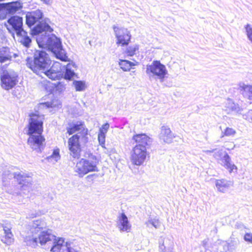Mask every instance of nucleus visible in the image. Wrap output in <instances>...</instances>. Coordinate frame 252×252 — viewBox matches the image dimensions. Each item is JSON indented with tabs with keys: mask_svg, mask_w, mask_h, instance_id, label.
Here are the masks:
<instances>
[{
	"mask_svg": "<svg viewBox=\"0 0 252 252\" xmlns=\"http://www.w3.org/2000/svg\"><path fill=\"white\" fill-rule=\"evenodd\" d=\"M203 152L209 154L214 153V157L218 160H220L221 164L226 169L229 170V172H232L235 169L237 170V168L236 165L231 162V158L227 153H223L220 150L213 149L212 150H204Z\"/></svg>",
	"mask_w": 252,
	"mask_h": 252,
	"instance_id": "obj_10",
	"label": "nucleus"
},
{
	"mask_svg": "<svg viewBox=\"0 0 252 252\" xmlns=\"http://www.w3.org/2000/svg\"><path fill=\"white\" fill-rule=\"evenodd\" d=\"M225 111L227 113L231 112H238L240 110V108L238 105L235 104L231 100L228 99L225 103Z\"/></svg>",
	"mask_w": 252,
	"mask_h": 252,
	"instance_id": "obj_29",
	"label": "nucleus"
},
{
	"mask_svg": "<svg viewBox=\"0 0 252 252\" xmlns=\"http://www.w3.org/2000/svg\"><path fill=\"white\" fill-rule=\"evenodd\" d=\"M235 130L233 128L227 127L223 132L224 135H222V136H223L224 135L227 136H233L235 134Z\"/></svg>",
	"mask_w": 252,
	"mask_h": 252,
	"instance_id": "obj_35",
	"label": "nucleus"
},
{
	"mask_svg": "<svg viewBox=\"0 0 252 252\" xmlns=\"http://www.w3.org/2000/svg\"><path fill=\"white\" fill-rule=\"evenodd\" d=\"M0 78L2 88L7 91L12 89L18 82V74L13 69L3 70Z\"/></svg>",
	"mask_w": 252,
	"mask_h": 252,
	"instance_id": "obj_8",
	"label": "nucleus"
},
{
	"mask_svg": "<svg viewBox=\"0 0 252 252\" xmlns=\"http://www.w3.org/2000/svg\"><path fill=\"white\" fill-rule=\"evenodd\" d=\"M17 54L12 52L9 48L3 47L0 49V62L5 63L6 61H10L12 58H16Z\"/></svg>",
	"mask_w": 252,
	"mask_h": 252,
	"instance_id": "obj_20",
	"label": "nucleus"
},
{
	"mask_svg": "<svg viewBox=\"0 0 252 252\" xmlns=\"http://www.w3.org/2000/svg\"><path fill=\"white\" fill-rule=\"evenodd\" d=\"M88 129L82 122L72 123L67 128V132L69 135L77 132L68 141L69 153L73 158L78 159L80 158L81 146H85L88 141Z\"/></svg>",
	"mask_w": 252,
	"mask_h": 252,
	"instance_id": "obj_3",
	"label": "nucleus"
},
{
	"mask_svg": "<svg viewBox=\"0 0 252 252\" xmlns=\"http://www.w3.org/2000/svg\"><path fill=\"white\" fill-rule=\"evenodd\" d=\"M1 226V224L0 223V227Z\"/></svg>",
	"mask_w": 252,
	"mask_h": 252,
	"instance_id": "obj_45",
	"label": "nucleus"
},
{
	"mask_svg": "<svg viewBox=\"0 0 252 252\" xmlns=\"http://www.w3.org/2000/svg\"><path fill=\"white\" fill-rule=\"evenodd\" d=\"M61 104H58L57 101H52V102H47L44 103H40L38 104V106L37 107V110L36 113H32L31 114L30 116V119H31V116L33 115H37L39 116H43L44 117V115L41 114V113L39 112L42 110L45 109L47 110L49 108H56L57 107L60 108L61 107Z\"/></svg>",
	"mask_w": 252,
	"mask_h": 252,
	"instance_id": "obj_19",
	"label": "nucleus"
},
{
	"mask_svg": "<svg viewBox=\"0 0 252 252\" xmlns=\"http://www.w3.org/2000/svg\"><path fill=\"white\" fill-rule=\"evenodd\" d=\"M5 235L1 238V241L7 245H10L13 242V235L11 232V227L9 226H2Z\"/></svg>",
	"mask_w": 252,
	"mask_h": 252,
	"instance_id": "obj_23",
	"label": "nucleus"
},
{
	"mask_svg": "<svg viewBox=\"0 0 252 252\" xmlns=\"http://www.w3.org/2000/svg\"><path fill=\"white\" fill-rule=\"evenodd\" d=\"M76 67V64L74 63H68L65 68V71L64 72V78L66 80H71L73 79L74 77L78 78L77 75L74 72V69Z\"/></svg>",
	"mask_w": 252,
	"mask_h": 252,
	"instance_id": "obj_22",
	"label": "nucleus"
},
{
	"mask_svg": "<svg viewBox=\"0 0 252 252\" xmlns=\"http://www.w3.org/2000/svg\"><path fill=\"white\" fill-rule=\"evenodd\" d=\"M19 37L18 41L26 47H29L32 42L31 38L28 35L27 32L23 30L19 34H17Z\"/></svg>",
	"mask_w": 252,
	"mask_h": 252,
	"instance_id": "obj_26",
	"label": "nucleus"
},
{
	"mask_svg": "<svg viewBox=\"0 0 252 252\" xmlns=\"http://www.w3.org/2000/svg\"><path fill=\"white\" fill-rule=\"evenodd\" d=\"M159 137L160 140L163 141V142L170 143L175 136L168 126H162L161 128Z\"/></svg>",
	"mask_w": 252,
	"mask_h": 252,
	"instance_id": "obj_18",
	"label": "nucleus"
},
{
	"mask_svg": "<svg viewBox=\"0 0 252 252\" xmlns=\"http://www.w3.org/2000/svg\"><path fill=\"white\" fill-rule=\"evenodd\" d=\"M239 89L245 97L252 101V85L240 83Z\"/></svg>",
	"mask_w": 252,
	"mask_h": 252,
	"instance_id": "obj_25",
	"label": "nucleus"
},
{
	"mask_svg": "<svg viewBox=\"0 0 252 252\" xmlns=\"http://www.w3.org/2000/svg\"><path fill=\"white\" fill-rule=\"evenodd\" d=\"M98 140L99 144L103 147L105 148V134L103 132H99L98 135Z\"/></svg>",
	"mask_w": 252,
	"mask_h": 252,
	"instance_id": "obj_33",
	"label": "nucleus"
},
{
	"mask_svg": "<svg viewBox=\"0 0 252 252\" xmlns=\"http://www.w3.org/2000/svg\"><path fill=\"white\" fill-rule=\"evenodd\" d=\"M205 252H212L211 251H210L209 249H206Z\"/></svg>",
	"mask_w": 252,
	"mask_h": 252,
	"instance_id": "obj_44",
	"label": "nucleus"
},
{
	"mask_svg": "<svg viewBox=\"0 0 252 252\" xmlns=\"http://www.w3.org/2000/svg\"><path fill=\"white\" fill-rule=\"evenodd\" d=\"M8 25L5 26L9 32L14 34L15 32L16 34H19L24 30L23 28V18L18 16H12L7 20Z\"/></svg>",
	"mask_w": 252,
	"mask_h": 252,
	"instance_id": "obj_12",
	"label": "nucleus"
},
{
	"mask_svg": "<svg viewBox=\"0 0 252 252\" xmlns=\"http://www.w3.org/2000/svg\"><path fill=\"white\" fill-rule=\"evenodd\" d=\"M43 116H31L29 125L28 134L30 137L28 143L30 147L37 153L41 152L44 148L45 138L42 135L43 131Z\"/></svg>",
	"mask_w": 252,
	"mask_h": 252,
	"instance_id": "obj_4",
	"label": "nucleus"
},
{
	"mask_svg": "<svg viewBox=\"0 0 252 252\" xmlns=\"http://www.w3.org/2000/svg\"><path fill=\"white\" fill-rule=\"evenodd\" d=\"M118 227L121 231L128 232L131 225L128 220V218L124 213H121L118 218Z\"/></svg>",
	"mask_w": 252,
	"mask_h": 252,
	"instance_id": "obj_17",
	"label": "nucleus"
},
{
	"mask_svg": "<svg viewBox=\"0 0 252 252\" xmlns=\"http://www.w3.org/2000/svg\"><path fill=\"white\" fill-rule=\"evenodd\" d=\"M65 89V84L63 82H59L57 85V89L60 91H62Z\"/></svg>",
	"mask_w": 252,
	"mask_h": 252,
	"instance_id": "obj_38",
	"label": "nucleus"
},
{
	"mask_svg": "<svg viewBox=\"0 0 252 252\" xmlns=\"http://www.w3.org/2000/svg\"><path fill=\"white\" fill-rule=\"evenodd\" d=\"M4 7L6 9L8 14L13 15L22 8L23 4L20 2L19 0L4 3Z\"/></svg>",
	"mask_w": 252,
	"mask_h": 252,
	"instance_id": "obj_21",
	"label": "nucleus"
},
{
	"mask_svg": "<svg viewBox=\"0 0 252 252\" xmlns=\"http://www.w3.org/2000/svg\"><path fill=\"white\" fill-rule=\"evenodd\" d=\"M73 84L75 87L76 91H83L85 89V83L82 81L74 80L73 82Z\"/></svg>",
	"mask_w": 252,
	"mask_h": 252,
	"instance_id": "obj_30",
	"label": "nucleus"
},
{
	"mask_svg": "<svg viewBox=\"0 0 252 252\" xmlns=\"http://www.w3.org/2000/svg\"><path fill=\"white\" fill-rule=\"evenodd\" d=\"M113 28L117 39V44H121L122 46L127 45L131 38V35L127 29L120 28L116 26H113Z\"/></svg>",
	"mask_w": 252,
	"mask_h": 252,
	"instance_id": "obj_14",
	"label": "nucleus"
},
{
	"mask_svg": "<svg viewBox=\"0 0 252 252\" xmlns=\"http://www.w3.org/2000/svg\"><path fill=\"white\" fill-rule=\"evenodd\" d=\"M147 155V152L145 148L135 146L132 150L131 161L134 165H141L145 160Z\"/></svg>",
	"mask_w": 252,
	"mask_h": 252,
	"instance_id": "obj_13",
	"label": "nucleus"
},
{
	"mask_svg": "<svg viewBox=\"0 0 252 252\" xmlns=\"http://www.w3.org/2000/svg\"><path fill=\"white\" fill-rule=\"evenodd\" d=\"M53 29L45 22L39 23L32 31V35L35 36L38 46L41 48H47L55 57L63 62L68 61V57L63 49L61 40L55 34H50Z\"/></svg>",
	"mask_w": 252,
	"mask_h": 252,
	"instance_id": "obj_2",
	"label": "nucleus"
},
{
	"mask_svg": "<svg viewBox=\"0 0 252 252\" xmlns=\"http://www.w3.org/2000/svg\"><path fill=\"white\" fill-rule=\"evenodd\" d=\"M0 11V19L3 20L5 19L6 18L7 14H8L6 9L3 7L1 8Z\"/></svg>",
	"mask_w": 252,
	"mask_h": 252,
	"instance_id": "obj_36",
	"label": "nucleus"
},
{
	"mask_svg": "<svg viewBox=\"0 0 252 252\" xmlns=\"http://www.w3.org/2000/svg\"><path fill=\"white\" fill-rule=\"evenodd\" d=\"M245 29L248 38L252 42V27L250 25L247 24L245 27Z\"/></svg>",
	"mask_w": 252,
	"mask_h": 252,
	"instance_id": "obj_34",
	"label": "nucleus"
},
{
	"mask_svg": "<svg viewBox=\"0 0 252 252\" xmlns=\"http://www.w3.org/2000/svg\"><path fill=\"white\" fill-rule=\"evenodd\" d=\"M41 1H42L44 3L47 4V5H50L52 3V0H40Z\"/></svg>",
	"mask_w": 252,
	"mask_h": 252,
	"instance_id": "obj_42",
	"label": "nucleus"
},
{
	"mask_svg": "<svg viewBox=\"0 0 252 252\" xmlns=\"http://www.w3.org/2000/svg\"><path fill=\"white\" fill-rule=\"evenodd\" d=\"M31 173H25L22 172L12 173L9 170H5L2 174V185L6 186L13 178L17 179L20 185L21 189L29 192L31 189Z\"/></svg>",
	"mask_w": 252,
	"mask_h": 252,
	"instance_id": "obj_6",
	"label": "nucleus"
},
{
	"mask_svg": "<svg viewBox=\"0 0 252 252\" xmlns=\"http://www.w3.org/2000/svg\"><path fill=\"white\" fill-rule=\"evenodd\" d=\"M216 186L218 191L224 193L227 191L232 186V182L225 179L217 180Z\"/></svg>",
	"mask_w": 252,
	"mask_h": 252,
	"instance_id": "obj_24",
	"label": "nucleus"
},
{
	"mask_svg": "<svg viewBox=\"0 0 252 252\" xmlns=\"http://www.w3.org/2000/svg\"><path fill=\"white\" fill-rule=\"evenodd\" d=\"M109 127V125L108 123L104 124L102 127L100 128L99 132H103L105 134Z\"/></svg>",
	"mask_w": 252,
	"mask_h": 252,
	"instance_id": "obj_39",
	"label": "nucleus"
},
{
	"mask_svg": "<svg viewBox=\"0 0 252 252\" xmlns=\"http://www.w3.org/2000/svg\"><path fill=\"white\" fill-rule=\"evenodd\" d=\"M244 239L246 242L252 244V233H246L244 235Z\"/></svg>",
	"mask_w": 252,
	"mask_h": 252,
	"instance_id": "obj_37",
	"label": "nucleus"
},
{
	"mask_svg": "<svg viewBox=\"0 0 252 252\" xmlns=\"http://www.w3.org/2000/svg\"><path fill=\"white\" fill-rule=\"evenodd\" d=\"M51 157L55 159V160L57 161L60 159V154L58 151H54Z\"/></svg>",
	"mask_w": 252,
	"mask_h": 252,
	"instance_id": "obj_40",
	"label": "nucleus"
},
{
	"mask_svg": "<svg viewBox=\"0 0 252 252\" xmlns=\"http://www.w3.org/2000/svg\"><path fill=\"white\" fill-rule=\"evenodd\" d=\"M27 66L34 72L38 74L49 68L51 66L52 61L49 55L43 51H36L33 57H27Z\"/></svg>",
	"mask_w": 252,
	"mask_h": 252,
	"instance_id": "obj_5",
	"label": "nucleus"
},
{
	"mask_svg": "<svg viewBox=\"0 0 252 252\" xmlns=\"http://www.w3.org/2000/svg\"><path fill=\"white\" fill-rule=\"evenodd\" d=\"M138 50V46L137 45L129 46L126 49V53L129 56H132L135 54V52Z\"/></svg>",
	"mask_w": 252,
	"mask_h": 252,
	"instance_id": "obj_31",
	"label": "nucleus"
},
{
	"mask_svg": "<svg viewBox=\"0 0 252 252\" xmlns=\"http://www.w3.org/2000/svg\"><path fill=\"white\" fill-rule=\"evenodd\" d=\"M147 226L150 227L151 225L153 226L156 228H158L160 226L159 222L157 220H150L146 222Z\"/></svg>",
	"mask_w": 252,
	"mask_h": 252,
	"instance_id": "obj_32",
	"label": "nucleus"
},
{
	"mask_svg": "<svg viewBox=\"0 0 252 252\" xmlns=\"http://www.w3.org/2000/svg\"><path fill=\"white\" fill-rule=\"evenodd\" d=\"M159 244L160 252H165L167 250H169L172 246V243L169 239L164 238L163 240L161 237L159 239Z\"/></svg>",
	"mask_w": 252,
	"mask_h": 252,
	"instance_id": "obj_27",
	"label": "nucleus"
},
{
	"mask_svg": "<svg viewBox=\"0 0 252 252\" xmlns=\"http://www.w3.org/2000/svg\"><path fill=\"white\" fill-rule=\"evenodd\" d=\"M132 139L136 143L135 146L143 147L146 149L152 143V139L144 133L135 134L133 136Z\"/></svg>",
	"mask_w": 252,
	"mask_h": 252,
	"instance_id": "obj_16",
	"label": "nucleus"
},
{
	"mask_svg": "<svg viewBox=\"0 0 252 252\" xmlns=\"http://www.w3.org/2000/svg\"><path fill=\"white\" fill-rule=\"evenodd\" d=\"M61 66L59 63H55L53 65L42 72L49 78L52 80L58 79L61 73Z\"/></svg>",
	"mask_w": 252,
	"mask_h": 252,
	"instance_id": "obj_15",
	"label": "nucleus"
},
{
	"mask_svg": "<svg viewBox=\"0 0 252 252\" xmlns=\"http://www.w3.org/2000/svg\"><path fill=\"white\" fill-rule=\"evenodd\" d=\"M97 163L98 160L96 157L91 154L88 159L81 158L76 163L74 170L79 177H82L90 172L98 171Z\"/></svg>",
	"mask_w": 252,
	"mask_h": 252,
	"instance_id": "obj_7",
	"label": "nucleus"
},
{
	"mask_svg": "<svg viewBox=\"0 0 252 252\" xmlns=\"http://www.w3.org/2000/svg\"><path fill=\"white\" fill-rule=\"evenodd\" d=\"M43 16V13L39 9L28 12L26 14V23L29 28H32L33 26L37 23V24L34 27H33L32 29H31V32H32V30L36 27L40 23H44L47 22L48 24L49 23H50L49 19H45L44 21H40V20L42 19ZM31 34H32V32H31Z\"/></svg>",
	"mask_w": 252,
	"mask_h": 252,
	"instance_id": "obj_11",
	"label": "nucleus"
},
{
	"mask_svg": "<svg viewBox=\"0 0 252 252\" xmlns=\"http://www.w3.org/2000/svg\"><path fill=\"white\" fill-rule=\"evenodd\" d=\"M47 226L42 220H36L29 222L26 226L25 233L23 235L27 246L35 248L39 243L41 246L47 244L51 246L52 252H79L73 247V244L66 242L62 238H57L52 234L51 230H43Z\"/></svg>",
	"mask_w": 252,
	"mask_h": 252,
	"instance_id": "obj_1",
	"label": "nucleus"
},
{
	"mask_svg": "<svg viewBox=\"0 0 252 252\" xmlns=\"http://www.w3.org/2000/svg\"><path fill=\"white\" fill-rule=\"evenodd\" d=\"M146 72L149 77H155L163 81L167 74V70L165 66L160 61H154L151 64L147 65Z\"/></svg>",
	"mask_w": 252,
	"mask_h": 252,
	"instance_id": "obj_9",
	"label": "nucleus"
},
{
	"mask_svg": "<svg viewBox=\"0 0 252 252\" xmlns=\"http://www.w3.org/2000/svg\"><path fill=\"white\" fill-rule=\"evenodd\" d=\"M235 227L237 229H243V228H245V227L244 226V225H243V224H242V223L241 222H237L236 224H235Z\"/></svg>",
	"mask_w": 252,
	"mask_h": 252,
	"instance_id": "obj_41",
	"label": "nucleus"
},
{
	"mask_svg": "<svg viewBox=\"0 0 252 252\" xmlns=\"http://www.w3.org/2000/svg\"><path fill=\"white\" fill-rule=\"evenodd\" d=\"M137 63L138 62L134 63L126 60H120L119 63L120 66L125 71H129L132 66L136 65Z\"/></svg>",
	"mask_w": 252,
	"mask_h": 252,
	"instance_id": "obj_28",
	"label": "nucleus"
},
{
	"mask_svg": "<svg viewBox=\"0 0 252 252\" xmlns=\"http://www.w3.org/2000/svg\"><path fill=\"white\" fill-rule=\"evenodd\" d=\"M94 176H96V177L97 175L95 174H91V175H88L87 177V178L88 179V181H90V180H91L92 181L93 180V177Z\"/></svg>",
	"mask_w": 252,
	"mask_h": 252,
	"instance_id": "obj_43",
	"label": "nucleus"
}]
</instances>
